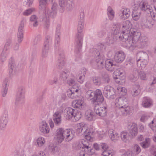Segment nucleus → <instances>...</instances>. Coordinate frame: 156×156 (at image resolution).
<instances>
[{
	"instance_id": "obj_2",
	"label": "nucleus",
	"mask_w": 156,
	"mask_h": 156,
	"mask_svg": "<svg viewBox=\"0 0 156 156\" xmlns=\"http://www.w3.org/2000/svg\"><path fill=\"white\" fill-rule=\"evenodd\" d=\"M115 104L119 108L121 115L125 116L130 113V108L128 105L127 99L125 97L117 98L115 101Z\"/></svg>"
},
{
	"instance_id": "obj_34",
	"label": "nucleus",
	"mask_w": 156,
	"mask_h": 156,
	"mask_svg": "<svg viewBox=\"0 0 156 156\" xmlns=\"http://www.w3.org/2000/svg\"><path fill=\"white\" fill-rule=\"evenodd\" d=\"M50 0H39V9H44L45 6L48 4ZM52 2L55 1V0H51Z\"/></svg>"
},
{
	"instance_id": "obj_41",
	"label": "nucleus",
	"mask_w": 156,
	"mask_h": 156,
	"mask_svg": "<svg viewBox=\"0 0 156 156\" xmlns=\"http://www.w3.org/2000/svg\"><path fill=\"white\" fill-rule=\"evenodd\" d=\"M92 81L95 85H100L101 83V78L99 77L94 76L92 77Z\"/></svg>"
},
{
	"instance_id": "obj_61",
	"label": "nucleus",
	"mask_w": 156,
	"mask_h": 156,
	"mask_svg": "<svg viewBox=\"0 0 156 156\" xmlns=\"http://www.w3.org/2000/svg\"><path fill=\"white\" fill-rule=\"evenodd\" d=\"M98 48L99 50L104 51L105 49V46L102 44H100L98 45Z\"/></svg>"
},
{
	"instance_id": "obj_32",
	"label": "nucleus",
	"mask_w": 156,
	"mask_h": 156,
	"mask_svg": "<svg viewBox=\"0 0 156 156\" xmlns=\"http://www.w3.org/2000/svg\"><path fill=\"white\" fill-rule=\"evenodd\" d=\"M140 146L144 148L149 147L151 144V139L149 138L145 139V141L140 143Z\"/></svg>"
},
{
	"instance_id": "obj_53",
	"label": "nucleus",
	"mask_w": 156,
	"mask_h": 156,
	"mask_svg": "<svg viewBox=\"0 0 156 156\" xmlns=\"http://www.w3.org/2000/svg\"><path fill=\"white\" fill-rule=\"evenodd\" d=\"M102 155V156H112V154L110 151H103Z\"/></svg>"
},
{
	"instance_id": "obj_39",
	"label": "nucleus",
	"mask_w": 156,
	"mask_h": 156,
	"mask_svg": "<svg viewBox=\"0 0 156 156\" xmlns=\"http://www.w3.org/2000/svg\"><path fill=\"white\" fill-rule=\"evenodd\" d=\"M69 74V72L67 70L63 71L61 74L60 77L63 80H66L68 77Z\"/></svg>"
},
{
	"instance_id": "obj_7",
	"label": "nucleus",
	"mask_w": 156,
	"mask_h": 156,
	"mask_svg": "<svg viewBox=\"0 0 156 156\" xmlns=\"http://www.w3.org/2000/svg\"><path fill=\"white\" fill-rule=\"evenodd\" d=\"M84 22L78 21L77 26V33L75 38V44L76 47L78 48V51H80L82 46L83 35L82 34L84 26Z\"/></svg>"
},
{
	"instance_id": "obj_50",
	"label": "nucleus",
	"mask_w": 156,
	"mask_h": 156,
	"mask_svg": "<svg viewBox=\"0 0 156 156\" xmlns=\"http://www.w3.org/2000/svg\"><path fill=\"white\" fill-rule=\"evenodd\" d=\"M9 73L11 74L12 73L14 67V63L13 61L11 60L9 62Z\"/></svg>"
},
{
	"instance_id": "obj_40",
	"label": "nucleus",
	"mask_w": 156,
	"mask_h": 156,
	"mask_svg": "<svg viewBox=\"0 0 156 156\" xmlns=\"http://www.w3.org/2000/svg\"><path fill=\"white\" fill-rule=\"evenodd\" d=\"M107 14L110 20H112L114 16V13L112 8L111 7H108L107 9Z\"/></svg>"
},
{
	"instance_id": "obj_21",
	"label": "nucleus",
	"mask_w": 156,
	"mask_h": 156,
	"mask_svg": "<svg viewBox=\"0 0 156 156\" xmlns=\"http://www.w3.org/2000/svg\"><path fill=\"white\" fill-rule=\"evenodd\" d=\"M125 55L122 51L117 52L114 57V61L118 63L122 62L125 59Z\"/></svg>"
},
{
	"instance_id": "obj_33",
	"label": "nucleus",
	"mask_w": 156,
	"mask_h": 156,
	"mask_svg": "<svg viewBox=\"0 0 156 156\" xmlns=\"http://www.w3.org/2000/svg\"><path fill=\"white\" fill-rule=\"evenodd\" d=\"M85 115L86 119L88 121H92L94 119L93 113L90 110L86 112Z\"/></svg>"
},
{
	"instance_id": "obj_48",
	"label": "nucleus",
	"mask_w": 156,
	"mask_h": 156,
	"mask_svg": "<svg viewBox=\"0 0 156 156\" xmlns=\"http://www.w3.org/2000/svg\"><path fill=\"white\" fill-rule=\"evenodd\" d=\"M35 11V9L34 8H31L26 10L24 11L23 14L25 16H27Z\"/></svg>"
},
{
	"instance_id": "obj_59",
	"label": "nucleus",
	"mask_w": 156,
	"mask_h": 156,
	"mask_svg": "<svg viewBox=\"0 0 156 156\" xmlns=\"http://www.w3.org/2000/svg\"><path fill=\"white\" fill-rule=\"evenodd\" d=\"M106 33V32L105 30H101L98 32V36L99 37H102Z\"/></svg>"
},
{
	"instance_id": "obj_43",
	"label": "nucleus",
	"mask_w": 156,
	"mask_h": 156,
	"mask_svg": "<svg viewBox=\"0 0 156 156\" xmlns=\"http://www.w3.org/2000/svg\"><path fill=\"white\" fill-rule=\"evenodd\" d=\"M123 73L120 70L117 69L113 73V77L114 79H118L119 77L121 76Z\"/></svg>"
},
{
	"instance_id": "obj_35",
	"label": "nucleus",
	"mask_w": 156,
	"mask_h": 156,
	"mask_svg": "<svg viewBox=\"0 0 156 156\" xmlns=\"http://www.w3.org/2000/svg\"><path fill=\"white\" fill-rule=\"evenodd\" d=\"M120 136L122 140L124 142H126L129 141V136L128 132L122 131L121 133Z\"/></svg>"
},
{
	"instance_id": "obj_54",
	"label": "nucleus",
	"mask_w": 156,
	"mask_h": 156,
	"mask_svg": "<svg viewBox=\"0 0 156 156\" xmlns=\"http://www.w3.org/2000/svg\"><path fill=\"white\" fill-rule=\"evenodd\" d=\"M100 146L103 151H108V147L106 144L101 143L100 144Z\"/></svg>"
},
{
	"instance_id": "obj_5",
	"label": "nucleus",
	"mask_w": 156,
	"mask_h": 156,
	"mask_svg": "<svg viewBox=\"0 0 156 156\" xmlns=\"http://www.w3.org/2000/svg\"><path fill=\"white\" fill-rule=\"evenodd\" d=\"M131 32L132 34L131 36L129 34L126 35H124L123 38L126 39V43L128 47L130 48L132 46L138 42L139 41L141 34L140 32L136 31V29H131Z\"/></svg>"
},
{
	"instance_id": "obj_12",
	"label": "nucleus",
	"mask_w": 156,
	"mask_h": 156,
	"mask_svg": "<svg viewBox=\"0 0 156 156\" xmlns=\"http://www.w3.org/2000/svg\"><path fill=\"white\" fill-rule=\"evenodd\" d=\"M51 41V37L49 36H47L45 38L44 46L42 50V56L43 57H47L50 53V42Z\"/></svg>"
},
{
	"instance_id": "obj_9",
	"label": "nucleus",
	"mask_w": 156,
	"mask_h": 156,
	"mask_svg": "<svg viewBox=\"0 0 156 156\" xmlns=\"http://www.w3.org/2000/svg\"><path fill=\"white\" fill-rule=\"evenodd\" d=\"M76 130L78 133H83L85 136L84 138L88 140H92V134L90 130L87 129V126L83 123H80L77 124Z\"/></svg>"
},
{
	"instance_id": "obj_23",
	"label": "nucleus",
	"mask_w": 156,
	"mask_h": 156,
	"mask_svg": "<svg viewBox=\"0 0 156 156\" xmlns=\"http://www.w3.org/2000/svg\"><path fill=\"white\" fill-rule=\"evenodd\" d=\"M58 59L56 64V66L59 69H61L66 63V59L64 53L59 54Z\"/></svg>"
},
{
	"instance_id": "obj_46",
	"label": "nucleus",
	"mask_w": 156,
	"mask_h": 156,
	"mask_svg": "<svg viewBox=\"0 0 156 156\" xmlns=\"http://www.w3.org/2000/svg\"><path fill=\"white\" fill-rule=\"evenodd\" d=\"M86 72L85 71H83V73L79 74V77L78 80L79 82L80 83H83L84 79V76Z\"/></svg>"
},
{
	"instance_id": "obj_18",
	"label": "nucleus",
	"mask_w": 156,
	"mask_h": 156,
	"mask_svg": "<svg viewBox=\"0 0 156 156\" xmlns=\"http://www.w3.org/2000/svg\"><path fill=\"white\" fill-rule=\"evenodd\" d=\"M39 130L41 133L44 134H48L49 133L50 128L46 121L43 120L39 123Z\"/></svg>"
},
{
	"instance_id": "obj_4",
	"label": "nucleus",
	"mask_w": 156,
	"mask_h": 156,
	"mask_svg": "<svg viewBox=\"0 0 156 156\" xmlns=\"http://www.w3.org/2000/svg\"><path fill=\"white\" fill-rule=\"evenodd\" d=\"M148 56L146 52L140 51L136 55V60L138 67L141 69H144L148 62Z\"/></svg>"
},
{
	"instance_id": "obj_25",
	"label": "nucleus",
	"mask_w": 156,
	"mask_h": 156,
	"mask_svg": "<svg viewBox=\"0 0 156 156\" xmlns=\"http://www.w3.org/2000/svg\"><path fill=\"white\" fill-rule=\"evenodd\" d=\"M129 133L133 136H134L137 133V125L135 123H131L129 125Z\"/></svg>"
},
{
	"instance_id": "obj_1",
	"label": "nucleus",
	"mask_w": 156,
	"mask_h": 156,
	"mask_svg": "<svg viewBox=\"0 0 156 156\" xmlns=\"http://www.w3.org/2000/svg\"><path fill=\"white\" fill-rule=\"evenodd\" d=\"M74 131L70 129L64 130L62 128H59L56 131L55 138L59 143H61L64 139L66 141H70L74 136Z\"/></svg>"
},
{
	"instance_id": "obj_3",
	"label": "nucleus",
	"mask_w": 156,
	"mask_h": 156,
	"mask_svg": "<svg viewBox=\"0 0 156 156\" xmlns=\"http://www.w3.org/2000/svg\"><path fill=\"white\" fill-rule=\"evenodd\" d=\"M87 99L91 100V103L94 105L98 103H102L104 101V98L101 90L97 89L94 91L88 90L86 93Z\"/></svg>"
},
{
	"instance_id": "obj_56",
	"label": "nucleus",
	"mask_w": 156,
	"mask_h": 156,
	"mask_svg": "<svg viewBox=\"0 0 156 156\" xmlns=\"http://www.w3.org/2000/svg\"><path fill=\"white\" fill-rule=\"evenodd\" d=\"M149 126L153 131H156V124L154 123L153 121L149 124Z\"/></svg>"
},
{
	"instance_id": "obj_19",
	"label": "nucleus",
	"mask_w": 156,
	"mask_h": 156,
	"mask_svg": "<svg viewBox=\"0 0 156 156\" xmlns=\"http://www.w3.org/2000/svg\"><path fill=\"white\" fill-rule=\"evenodd\" d=\"M132 27V24L130 21L129 20H126L123 22L122 30V33L124 34H126V35L128 34L129 31L131 29Z\"/></svg>"
},
{
	"instance_id": "obj_36",
	"label": "nucleus",
	"mask_w": 156,
	"mask_h": 156,
	"mask_svg": "<svg viewBox=\"0 0 156 156\" xmlns=\"http://www.w3.org/2000/svg\"><path fill=\"white\" fill-rule=\"evenodd\" d=\"M141 15V12L140 11H133L132 16L133 20L136 21L139 20Z\"/></svg>"
},
{
	"instance_id": "obj_57",
	"label": "nucleus",
	"mask_w": 156,
	"mask_h": 156,
	"mask_svg": "<svg viewBox=\"0 0 156 156\" xmlns=\"http://www.w3.org/2000/svg\"><path fill=\"white\" fill-rule=\"evenodd\" d=\"M134 153L132 151H128L123 154V156H134Z\"/></svg>"
},
{
	"instance_id": "obj_28",
	"label": "nucleus",
	"mask_w": 156,
	"mask_h": 156,
	"mask_svg": "<svg viewBox=\"0 0 156 156\" xmlns=\"http://www.w3.org/2000/svg\"><path fill=\"white\" fill-rule=\"evenodd\" d=\"M8 117L7 115L0 118V129H2L5 127L8 122Z\"/></svg>"
},
{
	"instance_id": "obj_10",
	"label": "nucleus",
	"mask_w": 156,
	"mask_h": 156,
	"mask_svg": "<svg viewBox=\"0 0 156 156\" xmlns=\"http://www.w3.org/2000/svg\"><path fill=\"white\" fill-rule=\"evenodd\" d=\"M140 10L143 11H146L147 12H150L151 16L154 20H156V9L154 8L153 9L148 4L147 2L145 1H142L140 2Z\"/></svg>"
},
{
	"instance_id": "obj_64",
	"label": "nucleus",
	"mask_w": 156,
	"mask_h": 156,
	"mask_svg": "<svg viewBox=\"0 0 156 156\" xmlns=\"http://www.w3.org/2000/svg\"><path fill=\"white\" fill-rule=\"evenodd\" d=\"M41 38L39 36H37L34 40V44H37L41 40Z\"/></svg>"
},
{
	"instance_id": "obj_45",
	"label": "nucleus",
	"mask_w": 156,
	"mask_h": 156,
	"mask_svg": "<svg viewBox=\"0 0 156 156\" xmlns=\"http://www.w3.org/2000/svg\"><path fill=\"white\" fill-rule=\"evenodd\" d=\"M87 140H85L84 139H82L81 140V143L82 144L81 147L82 148H84L85 149L86 147L89 145V142L88 141H90V140H88L86 139ZM93 141V139L92 138V140L90 141L91 142Z\"/></svg>"
},
{
	"instance_id": "obj_30",
	"label": "nucleus",
	"mask_w": 156,
	"mask_h": 156,
	"mask_svg": "<svg viewBox=\"0 0 156 156\" xmlns=\"http://www.w3.org/2000/svg\"><path fill=\"white\" fill-rule=\"evenodd\" d=\"M38 17L35 15H32L30 17V24L33 25V27H35L38 25Z\"/></svg>"
},
{
	"instance_id": "obj_26",
	"label": "nucleus",
	"mask_w": 156,
	"mask_h": 156,
	"mask_svg": "<svg viewBox=\"0 0 156 156\" xmlns=\"http://www.w3.org/2000/svg\"><path fill=\"white\" fill-rule=\"evenodd\" d=\"M108 133L112 140H117L119 139V136L118 135V133L113 129H109Z\"/></svg>"
},
{
	"instance_id": "obj_6",
	"label": "nucleus",
	"mask_w": 156,
	"mask_h": 156,
	"mask_svg": "<svg viewBox=\"0 0 156 156\" xmlns=\"http://www.w3.org/2000/svg\"><path fill=\"white\" fill-rule=\"evenodd\" d=\"M58 5L57 3L53 2L51 7V10H50L48 8H46L42 9H45V12L43 14V21L45 22L47 25L46 27L48 28L49 25L50 17H53L56 15L57 13V8Z\"/></svg>"
},
{
	"instance_id": "obj_44",
	"label": "nucleus",
	"mask_w": 156,
	"mask_h": 156,
	"mask_svg": "<svg viewBox=\"0 0 156 156\" xmlns=\"http://www.w3.org/2000/svg\"><path fill=\"white\" fill-rule=\"evenodd\" d=\"M97 50L95 48L94 49V50L96 52V54L94 53V54H95L96 55L95 59V62H96V63L97 64L99 62V61H103V60L101 58H100V53L98 51H97L96 50Z\"/></svg>"
},
{
	"instance_id": "obj_55",
	"label": "nucleus",
	"mask_w": 156,
	"mask_h": 156,
	"mask_svg": "<svg viewBox=\"0 0 156 156\" xmlns=\"http://www.w3.org/2000/svg\"><path fill=\"white\" fill-rule=\"evenodd\" d=\"M103 61H99V62L96 64V65L98 69H102L104 67V64H103Z\"/></svg>"
},
{
	"instance_id": "obj_29",
	"label": "nucleus",
	"mask_w": 156,
	"mask_h": 156,
	"mask_svg": "<svg viewBox=\"0 0 156 156\" xmlns=\"http://www.w3.org/2000/svg\"><path fill=\"white\" fill-rule=\"evenodd\" d=\"M140 86L138 85L134 86L131 90V93L133 97L137 96L140 93Z\"/></svg>"
},
{
	"instance_id": "obj_17",
	"label": "nucleus",
	"mask_w": 156,
	"mask_h": 156,
	"mask_svg": "<svg viewBox=\"0 0 156 156\" xmlns=\"http://www.w3.org/2000/svg\"><path fill=\"white\" fill-rule=\"evenodd\" d=\"M152 19L145 18L143 19L140 22L141 26L144 28H151L154 24V21L156 20H154L153 18V16H151Z\"/></svg>"
},
{
	"instance_id": "obj_62",
	"label": "nucleus",
	"mask_w": 156,
	"mask_h": 156,
	"mask_svg": "<svg viewBox=\"0 0 156 156\" xmlns=\"http://www.w3.org/2000/svg\"><path fill=\"white\" fill-rule=\"evenodd\" d=\"M148 117L147 115H143L140 119V120L142 122H144L148 119Z\"/></svg>"
},
{
	"instance_id": "obj_16",
	"label": "nucleus",
	"mask_w": 156,
	"mask_h": 156,
	"mask_svg": "<svg viewBox=\"0 0 156 156\" xmlns=\"http://www.w3.org/2000/svg\"><path fill=\"white\" fill-rule=\"evenodd\" d=\"M103 93L105 96L108 99H113L115 92L113 88L109 86H105L104 89Z\"/></svg>"
},
{
	"instance_id": "obj_14",
	"label": "nucleus",
	"mask_w": 156,
	"mask_h": 156,
	"mask_svg": "<svg viewBox=\"0 0 156 156\" xmlns=\"http://www.w3.org/2000/svg\"><path fill=\"white\" fill-rule=\"evenodd\" d=\"M63 109H58L53 114L52 119L54 123L56 125H60L62 122V114L63 112Z\"/></svg>"
},
{
	"instance_id": "obj_60",
	"label": "nucleus",
	"mask_w": 156,
	"mask_h": 156,
	"mask_svg": "<svg viewBox=\"0 0 156 156\" xmlns=\"http://www.w3.org/2000/svg\"><path fill=\"white\" fill-rule=\"evenodd\" d=\"M67 83L69 86H73L75 84V81L73 79H70L67 81Z\"/></svg>"
},
{
	"instance_id": "obj_37",
	"label": "nucleus",
	"mask_w": 156,
	"mask_h": 156,
	"mask_svg": "<svg viewBox=\"0 0 156 156\" xmlns=\"http://www.w3.org/2000/svg\"><path fill=\"white\" fill-rule=\"evenodd\" d=\"M45 143V140L42 137H39L36 140L35 142L37 147H41L43 146Z\"/></svg>"
},
{
	"instance_id": "obj_47",
	"label": "nucleus",
	"mask_w": 156,
	"mask_h": 156,
	"mask_svg": "<svg viewBox=\"0 0 156 156\" xmlns=\"http://www.w3.org/2000/svg\"><path fill=\"white\" fill-rule=\"evenodd\" d=\"M141 151V149L139 146L137 144H134V148L133 151L132 152L134 153V155H136L138 154Z\"/></svg>"
},
{
	"instance_id": "obj_11",
	"label": "nucleus",
	"mask_w": 156,
	"mask_h": 156,
	"mask_svg": "<svg viewBox=\"0 0 156 156\" xmlns=\"http://www.w3.org/2000/svg\"><path fill=\"white\" fill-rule=\"evenodd\" d=\"M25 93V87L23 86H20L18 89L16 95L15 104L18 105L22 104L23 102Z\"/></svg>"
},
{
	"instance_id": "obj_38",
	"label": "nucleus",
	"mask_w": 156,
	"mask_h": 156,
	"mask_svg": "<svg viewBox=\"0 0 156 156\" xmlns=\"http://www.w3.org/2000/svg\"><path fill=\"white\" fill-rule=\"evenodd\" d=\"M152 105L151 100L149 98H144L142 102L143 106L145 108H148Z\"/></svg>"
},
{
	"instance_id": "obj_13",
	"label": "nucleus",
	"mask_w": 156,
	"mask_h": 156,
	"mask_svg": "<svg viewBox=\"0 0 156 156\" xmlns=\"http://www.w3.org/2000/svg\"><path fill=\"white\" fill-rule=\"evenodd\" d=\"M100 103H98L95 105L94 108V111L97 115L101 117H105L107 115V107L104 106L100 107L99 104Z\"/></svg>"
},
{
	"instance_id": "obj_63",
	"label": "nucleus",
	"mask_w": 156,
	"mask_h": 156,
	"mask_svg": "<svg viewBox=\"0 0 156 156\" xmlns=\"http://www.w3.org/2000/svg\"><path fill=\"white\" fill-rule=\"evenodd\" d=\"M60 41V37L59 34H56L55 40V44H58Z\"/></svg>"
},
{
	"instance_id": "obj_15",
	"label": "nucleus",
	"mask_w": 156,
	"mask_h": 156,
	"mask_svg": "<svg viewBox=\"0 0 156 156\" xmlns=\"http://www.w3.org/2000/svg\"><path fill=\"white\" fill-rule=\"evenodd\" d=\"M60 10L63 12L65 9L67 10H70L72 6V2L68 0H58Z\"/></svg>"
},
{
	"instance_id": "obj_58",
	"label": "nucleus",
	"mask_w": 156,
	"mask_h": 156,
	"mask_svg": "<svg viewBox=\"0 0 156 156\" xmlns=\"http://www.w3.org/2000/svg\"><path fill=\"white\" fill-rule=\"evenodd\" d=\"M104 81L106 83H108L109 81V76L107 74L105 73L103 75Z\"/></svg>"
},
{
	"instance_id": "obj_20",
	"label": "nucleus",
	"mask_w": 156,
	"mask_h": 156,
	"mask_svg": "<svg viewBox=\"0 0 156 156\" xmlns=\"http://www.w3.org/2000/svg\"><path fill=\"white\" fill-rule=\"evenodd\" d=\"M26 21L25 19H23L21 21L19 27L17 37L18 41L19 43H21L23 40V29Z\"/></svg>"
},
{
	"instance_id": "obj_52",
	"label": "nucleus",
	"mask_w": 156,
	"mask_h": 156,
	"mask_svg": "<svg viewBox=\"0 0 156 156\" xmlns=\"http://www.w3.org/2000/svg\"><path fill=\"white\" fill-rule=\"evenodd\" d=\"M139 76L142 80H145L147 79L146 74L144 72L140 71L139 73Z\"/></svg>"
},
{
	"instance_id": "obj_31",
	"label": "nucleus",
	"mask_w": 156,
	"mask_h": 156,
	"mask_svg": "<svg viewBox=\"0 0 156 156\" xmlns=\"http://www.w3.org/2000/svg\"><path fill=\"white\" fill-rule=\"evenodd\" d=\"M148 39L146 37H141L138 43V44L139 46L143 48L146 45Z\"/></svg>"
},
{
	"instance_id": "obj_8",
	"label": "nucleus",
	"mask_w": 156,
	"mask_h": 156,
	"mask_svg": "<svg viewBox=\"0 0 156 156\" xmlns=\"http://www.w3.org/2000/svg\"><path fill=\"white\" fill-rule=\"evenodd\" d=\"M65 117L67 120L77 121L81 117V112L71 108H67L65 110Z\"/></svg>"
},
{
	"instance_id": "obj_42",
	"label": "nucleus",
	"mask_w": 156,
	"mask_h": 156,
	"mask_svg": "<svg viewBox=\"0 0 156 156\" xmlns=\"http://www.w3.org/2000/svg\"><path fill=\"white\" fill-rule=\"evenodd\" d=\"M8 48H4L1 54V59L2 61H4L5 58L8 56L9 54V52L8 51Z\"/></svg>"
},
{
	"instance_id": "obj_22",
	"label": "nucleus",
	"mask_w": 156,
	"mask_h": 156,
	"mask_svg": "<svg viewBox=\"0 0 156 156\" xmlns=\"http://www.w3.org/2000/svg\"><path fill=\"white\" fill-rule=\"evenodd\" d=\"M72 105L75 108H78L80 109H84L86 106L83 98L73 101L72 103Z\"/></svg>"
},
{
	"instance_id": "obj_24",
	"label": "nucleus",
	"mask_w": 156,
	"mask_h": 156,
	"mask_svg": "<svg viewBox=\"0 0 156 156\" xmlns=\"http://www.w3.org/2000/svg\"><path fill=\"white\" fill-rule=\"evenodd\" d=\"M115 66L114 61L113 60L107 59L105 61V67L106 69L109 71H113Z\"/></svg>"
},
{
	"instance_id": "obj_51",
	"label": "nucleus",
	"mask_w": 156,
	"mask_h": 156,
	"mask_svg": "<svg viewBox=\"0 0 156 156\" xmlns=\"http://www.w3.org/2000/svg\"><path fill=\"white\" fill-rule=\"evenodd\" d=\"M140 2H136L133 3V11H140Z\"/></svg>"
},
{
	"instance_id": "obj_49",
	"label": "nucleus",
	"mask_w": 156,
	"mask_h": 156,
	"mask_svg": "<svg viewBox=\"0 0 156 156\" xmlns=\"http://www.w3.org/2000/svg\"><path fill=\"white\" fill-rule=\"evenodd\" d=\"M67 94L69 98L72 99H75L77 97V93L70 92V91H67Z\"/></svg>"
},
{
	"instance_id": "obj_27",
	"label": "nucleus",
	"mask_w": 156,
	"mask_h": 156,
	"mask_svg": "<svg viewBox=\"0 0 156 156\" xmlns=\"http://www.w3.org/2000/svg\"><path fill=\"white\" fill-rule=\"evenodd\" d=\"M121 17L123 20L127 19L130 15V12L129 9L127 8H123L121 10Z\"/></svg>"
}]
</instances>
